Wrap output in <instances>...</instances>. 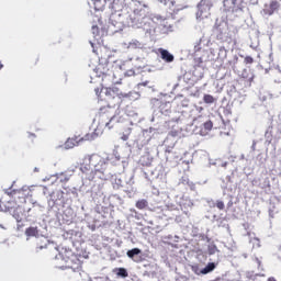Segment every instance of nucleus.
Returning <instances> with one entry per match:
<instances>
[{
    "label": "nucleus",
    "instance_id": "f257e3e1",
    "mask_svg": "<svg viewBox=\"0 0 281 281\" xmlns=\"http://www.w3.org/2000/svg\"><path fill=\"white\" fill-rule=\"evenodd\" d=\"M105 100L108 101V105L100 108L99 110V120L101 122H109L105 123V126L108 128H113L117 122H120V119L115 116V104H120V101L122 98H124V94L117 89V88H105L104 91ZM111 100H116V103H112Z\"/></svg>",
    "mask_w": 281,
    "mask_h": 281
},
{
    "label": "nucleus",
    "instance_id": "f03ea898",
    "mask_svg": "<svg viewBox=\"0 0 281 281\" xmlns=\"http://www.w3.org/2000/svg\"><path fill=\"white\" fill-rule=\"evenodd\" d=\"M65 265L60 266L61 269H72V271H78L82 269V257L80 255L70 254L69 256H61Z\"/></svg>",
    "mask_w": 281,
    "mask_h": 281
},
{
    "label": "nucleus",
    "instance_id": "7ed1b4c3",
    "mask_svg": "<svg viewBox=\"0 0 281 281\" xmlns=\"http://www.w3.org/2000/svg\"><path fill=\"white\" fill-rule=\"evenodd\" d=\"M212 10V2L210 0H201L198 4L196 19L203 21V19H209Z\"/></svg>",
    "mask_w": 281,
    "mask_h": 281
},
{
    "label": "nucleus",
    "instance_id": "20e7f679",
    "mask_svg": "<svg viewBox=\"0 0 281 281\" xmlns=\"http://www.w3.org/2000/svg\"><path fill=\"white\" fill-rule=\"evenodd\" d=\"M278 10H280V2L272 0L269 4H265L263 14H266V16H272Z\"/></svg>",
    "mask_w": 281,
    "mask_h": 281
},
{
    "label": "nucleus",
    "instance_id": "39448f33",
    "mask_svg": "<svg viewBox=\"0 0 281 281\" xmlns=\"http://www.w3.org/2000/svg\"><path fill=\"white\" fill-rule=\"evenodd\" d=\"M13 210H16V203L14 200H0V212H12Z\"/></svg>",
    "mask_w": 281,
    "mask_h": 281
},
{
    "label": "nucleus",
    "instance_id": "423d86ee",
    "mask_svg": "<svg viewBox=\"0 0 281 281\" xmlns=\"http://www.w3.org/2000/svg\"><path fill=\"white\" fill-rule=\"evenodd\" d=\"M93 157H95V155L85 156L83 162L80 166V170L83 172V175L91 170V161H93Z\"/></svg>",
    "mask_w": 281,
    "mask_h": 281
},
{
    "label": "nucleus",
    "instance_id": "0eeeda50",
    "mask_svg": "<svg viewBox=\"0 0 281 281\" xmlns=\"http://www.w3.org/2000/svg\"><path fill=\"white\" fill-rule=\"evenodd\" d=\"M158 52L160 54L161 59L165 60V63H172L175 60V56L170 54V52L164 48H159Z\"/></svg>",
    "mask_w": 281,
    "mask_h": 281
},
{
    "label": "nucleus",
    "instance_id": "6e6552de",
    "mask_svg": "<svg viewBox=\"0 0 281 281\" xmlns=\"http://www.w3.org/2000/svg\"><path fill=\"white\" fill-rule=\"evenodd\" d=\"M25 236H27V238H32V237H37L38 236V227L37 226H31L29 228L25 229Z\"/></svg>",
    "mask_w": 281,
    "mask_h": 281
},
{
    "label": "nucleus",
    "instance_id": "1a4fd4ad",
    "mask_svg": "<svg viewBox=\"0 0 281 281\" xmlns=\"http://www.w3.org/2000/svg\"><path fill=\"white\" fill-rule=\"evenodd\" d=\"M212 128H214V123H212V121H206L205 123H203L201 133H203L204 135H207V133H210Z\"/></svg>",
    "mask_w": 281,
    "mask_h": 281
},
{
    "label": "nucleus",
    "instance_id": "9d476101",
    "mask_svg": "<svg viewBox=\"0 0 281 281\" xmlns=\"http://www.w3.org/2000/svg\"><path fill=\"white\" fill-rule=\"evenodd\" d=\"M216 269V265L214 262H209L204 269L201 270V273L203 276H206V273H210Z\"/></svg>",
    "mask_w": 281,
    "mask_h": 281
},
{
    "label": "nucleus",
    "instance_id": "9b49d317",
    "mask_svg": "<svg viewBox=\"0 0 281 281\" xmlns=\"http://www.w3.org/2000/svg\"><path fill=\"white\" fill-rule=\"evenodd\" d=\"M147 206L148 201L146 199L138 200L135 204V207H137V210H146Z\"/></svg>",
    "mask_w": 281,
    "mask_h": 281
},
{
    "label": "nucleus",
    "instance_id": "f8f14e48",
    "mask_svg": "<svg viewBox=\"0 0 281 281\" xmlns=\"http://www.w3.org/2000/svg\"><path fill=\"white\" fill-rule=\"evenodd\" d=\"M139 254H142V249L139 248H133L126 252L127 257L131 258L132 260L133 258H135V256H139Z\"/></svg>",
    "mask_w": 281,
    "mask_h": 281
},
{
    "label": "nucleus",
    "instance_id": "ddd939ff",
    "mask_svg": "<svg viewBox=\"0 0 281 281\" xmlns=\"http://www.w3.org/2000/svg\"><path fill=\"white\" fill-rule=\"evenodd\" d=\"M114 273H116L119 278H128V272L124 268H116Z\"/></svg>",
    "mask_w": 281,
    "mask_h": 281
},
{
    "label": "nucleus",
    "instance_id": "4468645a",
    "mask_svg": "<svg viewBox=\"0 0 281 281\" xmlns=\"http://www.w3.org/2000/svg\"><path fill=\"white\" fill-rule=\"evenodd\" d=\"M131 133H133V128L127 127V128L122 133L121 139H122L123 142H128V137H131Z\"/></svg>",
    "mask_w": 281,
    "mask_h": 281
},
{
    "label": "nucleus",
    "instance_id": "2eb2a0df",
    "mask_svg": "<svg viewBox=\"0 0 281 281\" xmlns=\"http://www.w3.org/2000/svg\"><path fill=\"white\" fill-rule=\"evenodd\" d=\"M203 102L205 104H214V102H216V99L212 94H204Z\"/></svg>",
    "mask_w": 281,
    "mask_h": 281
},
{
    "label": "nucleus",
    "instance_id": "dca6fc26",
    "mask_svg": "<svg viewBox=\"0 0 281 281\" xmlns=\"http://www.w3.org/2000/svg\"><path fill=\"white\" fill-rule=\"evenodd\" d=\"M71 179V175H68L67 172H61L59 176V181L61 183H67Z\"/></svg>",
    "mask_w": 281,
    "mask_h": 281
},
{
    "label": "nucleus",
    "instance_id": "f3484780",
    "mask_svg": "<svg viewBox=\"0 0 281 281\" xmlns=\"http://www.w3.org/2000/svg\"><path fill=\"white\" fill-rule=\"evenodd\" d=\"M100 3H101L100 0H94V9L95 10H104V5H105L106 1H103L102 4H100Z\"/></svg>",
    "mask_w": 281,
    "mask_h": 281
},
{
    "label": "nucleus",
    "instance_id": "a211bd4d",
    "mask_svg": "<svg viewBox=\"0 0 281 281\" xmlns=\"http://www.w3.org/2000/svg\"><path fill=\"white\" fill-rule=\"evenodd\" d=\"M244 63H245L246 65H252V63H254V57H251V56H246L245 59H244Z\"/></svg>",
    "mask_w": 281,
    "mask_h": 281
},
{
    "label": "nucleus",
    "instance_id": "6ab92c4d",
    "mask_svg": "<svg viewBox=\"0 0 281 281\" xmlns=\"http://www.w3.org/2000/svg\"><path fill=\"white\" fill-rule=\"evenodd\" d=\"M216 207L218 210H225V203L223 201H217L216 202Z\"/></svg>",
    "mask_w": 281,
    "mask_h": 281
},
{
    "label": "nucleus",
    "instance_id": "aec40b11",
    "mask_svg": "<svg viewBox=\"0 0 281 281\" xmlns=\"http://www.w3.org/2000/svg\"><path fill=\"white\" fill-rule=\"evenodd\" d=\"M92 33L93 34H100V29L98 27V25L92 26Z\"/></svg>",
    "mask_w": 281,
    "mask_h": 281
},
{
    "label": "nucleus",
    "instance_id": "412c9836",
    "mask_svg": "<svg viewBox=\"0 0 281 281\" xmlns=\"http://www.w3.org/2000/svg\"><path fill=\"white\" fill-rule=\"evenodd\" d=\"M70 144H74V139H68L67 142H66V146H69L70 148H71V145Z\"/></svg>",
    "mask_w": 281,
    "mask_h": 281
},
{
    "label": "nucleus",
    "instance_id": "4be33fe9",
    "mask_svg": "<svg viewBox=\"0 0 281 281\" xmlns=\"http://www.w3.org/2000/svg\"><path fill=\"white\" fill-rule=\"evenodd\" d=\"M217 40H218V41H223V33H220V34L217 35Z\"/></svg>",
    "mask_w": 281,
    "mask_h": 281
},
{
    "label": "nucleus",
    "instance_id": "5701e85b",
    "mask_svg": "<svg viewBox=\"0 0 281 281\" xmlns=\"http://www.w3.org/2000/svg\"><path fill=\"white\" fill-rule=\"evenodd\" d=\"M267 281H277L276 278L270 277Z\"/></svg>",
    "mask_w": 281,
    "mask_h": 281
},
{
    "label": "nucleus",
    "instance_id": "b1692460",
    "mask_svg": "<svg viewBox=\"0 0 281 281\" xmlns=\"http://www.w3.org/2000/svg\"><path fill=\"white\" fill-rule=\"evenodd\" d=\"M3 68V65L0 63V69H2Z\"/></svg>",
    "mask_w": 281,
    "mask_h": 281
},
{
    "label": "nucleus",
    "instance_id": "393cba45",
    "mask_svg": "<svg viewBox=\"0 0 281 281\" xmlns=\"http://www.w3.org/2000/svg\"><path fill=\"white\" fill-rule=\"evenodd\" d=\"M97 95H98V90H97Z\"/></svg>",
    "mask_w": 281,
    "mask_h": 281
}]
</instances>
